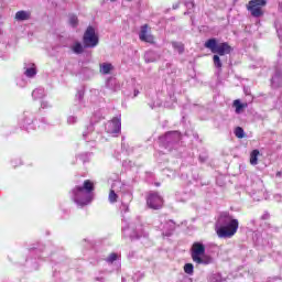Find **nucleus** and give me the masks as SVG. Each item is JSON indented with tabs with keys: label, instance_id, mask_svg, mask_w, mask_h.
Segmentation results:
<instances>
[{
	"label": "nucleus",
	"instance_id": "nucleus-11",
	"mask_svg": "<svg viewBox=\"0 0 282 282\" xmlns=\"http://www.w3.org/2000/svg\"><path fill=\"white\" fill-rule=\"evenodd\" d=\"M113 69V65L111 63H102L99 65V72L100 74H104V76H107V74H111Z\"/></svg>",
	"mask_w": 282,
	"mask_h": 282
},
{
	"label": "nucleus",
	"instance_id": "nucleus-23",
	"mask_svg": "<svg viewBox=\"0 0 282 282\" xmlns=\"http://www.w3.org/2000/svg\"><path fill=\"white\" fill-rule=\"evenodd\" d=\"M117 259H118V254L111 253V254L106 259V261H107L108 263H113V261H116Z\"/></svg>",
	"mask_w": 282,
	"mask_h": 282
},
{
	"label": "nucleus",
	"instance_id": "nucleus-27",
	"mask_svg": "<svg viewBox=\"0 0 282 282\" xmlns=\"http://www.w3.org/2000/svg\"><path fill=\"white\" fill-rule=\"evenodd\" d=\"M150 55H151V53L145 54V63H153V59H149Z\"/></svg>",
	"mask_w": 282,
	"mask_h": 282
},
{
	"label": "nucleus",
	"instance_id": "nucleus-9",
	"mask_svg": "<svg viewBox=\"0 0 282 282\" xmlns=\"http://www.w3.org/2000/svg\"><path fill=\"white\" fill-rule=\"evenodd\" d=\"M121 127L122 123L120 122V119L115 118L106 124V131L108 133H120Z\"/></svg>",
	"mask_w": 282,
	"mask_h": 282
},
{
	"label": "nucleus",
	"instance_id": "nucleus-14",
	"mask_svg": "<svg viewBox=\"0 0 282 282\" xmlns=\"http://www.w3.org/2000/svg\"><path fill=\"white\" fill-rule=\"evenodd\" d=\"M259 155L260 152L259 150H253L250 154V164H252V166H257L259 164Z\"/></svg>",
	"mask_w": 282,
	"mask_h": 282
},
{
	"label": "nucleus",
	"instance_id": "nucleus-17",
	"mask_svg": "<svg viewBox=\"0 0 282 282\" xmlns=\"http://www.w3.org/2000/svg\"><path fill=\"white\" fill-rule=\"evenodd\" d=\"M24 74L28 78H34V76H36V67H34V64H32V67L26 68Z\"/></svg>",
	"mask_w": 282,
	"mask_h": 282
},
{
	"label": "nucleus",
	"instance_id": "nucleus-29",
	"mask_svg": "<svg viewBox=\"0 0 282 282\" xmlns=\"http://www.w3.org/2000/svg\"><path fill=\"white\" fill-rule=\"evenodd\" d=\"M122 210H124V213H129V205H122Z\"/></svg>",
	"mask_w": 282,
	"mask_h": 282
},
{
	"label": "nucleus",
	"instance_id": "nucleus-31",
	"mask_svg": "<svg viewBox=\"0 0 282 282\" xmlns=\"http://www.w3.org/2000/svg\"><path fill=\"white\" fill-rule=\"evenodd\" d=\"M275 175L276 177H281V172H278Z\"/></svg>",
	"mask_w": 282,
	"mask_h": 282
},
{
	"label": "nucleus",
	"instance_id": "nucleus-32",
	"mask_svg": "<svg viewBox=\"0 0 282 282\" xmlns=\"http://www.w3.org/2000/svg\"><path fill=\"white\" fill-rule=\"evenodd\" d=\"M110 1H116V0H110Z\"/></svg>",
	"mask_w": 282,
	"mask_h": 282
},
{
	"label": "nucleus",
	"instance_id": "nucleus-28",
	"mask_svg": "<svg viewBox=\"0 0 282 282\" xmlns=\"http://www.w3.org/2000/svg\"><path fill=\"white\" fill-rule=\"evenodd\" d=\"M272 85H274L276 83V80H279V75H275L274 77H272Z\"/></svg>",
	"mask_w": 282,
	"mask_h": 282
},
{
	"label": "nucleus",
	"instance_id": "nucleus-7",
	"mask_svg": "<svg viewBox=\"0 0 282 282\" xmlns=\"http://www.w3.org/2000/svg\"><path fill=\"white\" fill-rule=\"evenodd\" d=\"M147 204L150 208L158 210L162 208L164 199H162L161 196L158 195V193H152L149 195Z\"/></svg>",
	"mask_w": 282,
	"mask_h": 282
},
{
	"label": "nucleus",
	"instance_id": "nucleus-19",
	"mask_svg": "<svg viewBox=\"0 0 282 282\" xmlns=\"http://www.w3.org/2000/svg\"><path fill=\"white\" fill-rule=\"evenodd\" d=\"M236 138L242 139L246 138V133L243 132V128L237 127L235 130Z\"/></svg>",
	"mask_w": 282,
	"mask_h": 282
},
{
	"label": "nucleus",
	"instance_id": "nucleus-12",
	"mask_svg": "<svg viewBox=\"0 0 282 282\" xmlns=\"http://www.w3.org/2000/svg\"><path fill=\"white\" fill-rule=\"evenodd\" d=\"M30 11H18L15 13V21H30Z\"/></svg>",
	"mask_w": 282,
	"mask_h": 282
},
{
	"label": "nucleus",
	"instance_id": "nucleus-13",
	"mask_svg": "<svg viewBox=\"0 0 282 282\" xmlns=\"http://www.w3.org/2000/svg\"><path fill=\"white\" fill-rule=\"evenodd\" d=\"M234 107L236 109V113H241V111H243L248 107V104H241V100L236 99L234 100Z\"/></svg>",
	"mask_w": 282,
	"mask_h": 282
},
{
	"label": "nucleus",
	"instance_id": "nucleus-16",
	"mask_svg": "<svg viewBox=\"0 0 282 282\" xmlns=\"http://www.w3.org/2000/svg\"><path fill=\"white\" fill-rule=\"evenodd\" d=\"M32 96L35 100H39V98H43V96H45V90L43 88H37L33 90Z\"/></svg>",
	"mask_w": 282,
	"mask_h": 282
},
{
	"label": "nucleus",
	"instance_id": "nucleus-3",
	"mask_svg": "<svg viewBox=\"0 0 282 282\" xmlns=\"http://www.w3.org/2000/svg\"><path fill=\"white\" fill-rule=\"evenodd\" d=\"M192 252V259L194 263L208 265L209 263H213V258L210 256L206 254V246L202 242H194L191 249Z\"/></svg>",
	"mask_w": 282,
	"mask_h": 282
},
{
	"label": "nucleus",
	"instance_id": "nucleus-33",
	"mask_svg": "<svg viewBox=\"0 0 282 282\" xmlns=\"http://www.w3.org/2000/svg\"><path fill=\"white\" fill-rule=\"evenodd\" d=\"M128 1H131V0H128Z\"/></svg>",
	"mask_w": 282,
	"mask_h": 282
},
{
	"label": "nucleus",
	"instance_id": "nucleus-4",
	"mask_svg": "<svg viewBox=\"0 0 282 282\" xmlns=\"http://www.w3.org/2000/svg\"><path fill=\"white\" fill-rule=\"evenodd\" d=\"M205 47L210 50L213 54H218L219 56H226L232 52V47L228 43L217 44L216 39H209L205 42Z\"/></svg>",
	"mask_w": 282,
	"mask_h": 282
},
{
	"label": "nucleus",
	"instance_id": "nucleus-18",
	"mask_svg": "<svg viewBox=\"0 0 282 282\" xmlns=\"http://www.w3.org/2000/svg\"><path fill=\"white\" fill-rule=\"evenodd\" d=\"M172 45H173L174 50H176V52H178V54L184 53V44H182L180 42H173Z\"/></svg>",
	"mask_w": 282,
	"mask_h": 282
},
{
	"label": "nucleus",
	"instance_id": "nucleus-6",
	"mask_svg": "<svg viewBox=\"0 0 282 282\" xmlns=\"http://www.w3.org/2000/svg\"><path fill=\"white\" fill-rule=\"evenodd\" d=\"M83 43L85 47H97L98 43H100V37L98 33H96V29L94 26H88L83 36Z\"/></svg>",
	"mask_w": 282,
	"mask_h": 282
},
{
	"label": "nucleus",
	"instance_id": "nucleus-22",
	"mask_svg": "<svg viewBox=\"0 0 282 282\" xmlns=\"http://www.w3.org/2000/svg\"><path fill=\"white\" fill-rule=\"evenodd\" d=\"M213 61H214L215 67H218V69H220V67H221V59L219 58V55H214Z\"/></svg>",
	"mask_w": 282,
	"mask_h": 282
},
{
	"label": "nucleus",
	"instance_id": "nucleus-5",
	"mask_svg": "<svg viewBox=\"0 0 282 282\" xmlns=\"http://www.w3.org/2000/svg\"><path fill=\"white\" fill-rule=\"evenodd\" d=\"M268 6V0H250L247 4V10L250 12L251 17L254 19H260L263 17V8Z\"/></svg>",
	"mask_w": 282,
	"mask_h": 282
},
{
	"label": "nucleus",
	"instance_id": "nucleus-20",
	"mask_svg": "<svg viewBox=\"0 0 282 282\" xmlns=\"http://www.w3.org/2000/svg\"><path fill=\"white\" fill-rule=\"evenodd\" d=\"M116 202H118V194H116V192L111 189L109 193V203L116 204Z\"/></svg>",
	"mask_w": 282,
	"mask_h": 282
},
{
	"label": "nucleus",
	"instance_id": "nucleus-25",
	"mask_svg": "<svg viewBox=\"0 0 282 282\" xmlns=\"http://www.w3.org/2000/svg\"><path fill=\"white\" fill-rule=\"evenodd\" d=\"M78 25V17H72V28H76Z\"/></svg>",
	"mask_w": 282,
	"mask_h": 282
},
{
	"label": "nucleus",
	"instance_id": "nucleus-26",
	"mask_svg": "<svg viewBox=\"0 0 282 282\" xmlns=\"http://www.w3.org/2000/svg\"><path fill=\"white\" fill-rule=\"evenodd\" d=\"M166 226H169L170 230H175V223L173 220H170Z\"/></svg>",
	"mask_w": 282,
	"mask_h": 282
},
{
	"label": "nucleus",
	"instance_id": "nucleus-2",
	"mask_svg": "<svg viewBox=\"0 0 282 282\" xmlns=\"http://www.w3.org/2000/svg\"><path fill=\"white\" fill-rule=\"evenodd\" d=\"M94 183L91 181H85L84 186L75 188V202L78 206H87V204H91L94 199Z\"/></svg>",
	"mask_w": 282,
	"mask_h": 282
},
{
	"label": "nucleus",
	"instance_id": "nucleus-24",
	"mask_svg": "<svg viewBox=\"0 0 282 282\" xmlns=\"http://www.w3.org/2000/svg\"><path fill=\"white\" fill-rule=\"evenodd\" d=\"M75 98L79 101L83 100V98H85V91L84 90H78Z\"/></svg>",
	"mask_w": 282,
	"mask_h": 282
},
{
	"label": "nucleus",
	"instance_id": "nucleus-15",
	"mask_svg": "<svg viewBox=\"0 0 282 282\" xmlns=\"http://www.w3.org/2000/svg\"><path fill=\"white\" fill-rule=\"evenodd\" d=\"M85 45H83V43L80 42H76L74 45H73V52L74 54H83L85 52Z\"/></svg>",
	"mask_w": 282,
	"mask_h": 282
},
{
	"label": "nucleus",
	"instance_id": "nucleus-8",
	"mask_svg": "<svg viewBox=\"0 0 282 282\" xmlns=\"http://www.w3.org/2000/svg\"><path fill=\"white\" fill-rule=\"evenodd\" d=\"M140 41H143V43H155V39L153 35L149 32V25L141 26V31L139 33Z\"/></svg>",
	"mask_w": 282,
	"mask_h": 282
},
{
	"label": "nucleus",
	"instance_id": "nucleus-30",
	"mask_svg": "<svg viewBox=\"0 0 282 282\" xmlns=\"http://www.w3.org/2000/svg\"><path fill=\"white\" fill-rule=\"evenodd\" d=\"M41 107L42 109H45L47 107V101H42Z\"/></svg>",
	"mask_w": 282,
	"mask_h": 282
},
{
	"label": "nucleus",
	"instance_id": "nucleus-1",
	"mask_svg": "<svg viewBox=\"0 0 282 282\" xmlns=\"http://www.w3.org/2000/svg\"><path fill=\"white\" fill-rule=\"evenodd\" d=\"M239 230V220L234 219L230 215L224 213L219 216L216 224V234L220 239H230Z\"/></svg>",
	"mask_w": 282,
	"mask_h": 282
},
{
	"label": "nucleus",
	"instance_id": "nucleus-10",
	"mask_svg": "<svg viewBox=\"0 0 282 282\" xmlns=\"http://www.w3.org/2000/svg\"><path fill=\"white\" fill-rule=\"evenodd\" d=\"M123 235L124 237H130L131 239H138L142 236V230H140V228H138L137 230L127 228L123 229Z\"/></svg>",
	"mask_w": 282,
	"mask_h": 282
},
{
	"label": "nucleus",
	"instance_id": "nucleus-21",
	"mask_svg": "<svg viewBox=\"0 0 282 282\" xmlns=\"http://www.w3.org/2000/svg\"><path fill=\"white\" fill-rule=\"evenodd\" d=\"M184 272H185L186 274H193V272H194L193 263H186V264L184 265Z\"/></svg>",
	"mask_w": 282,
	"mask_h": 282
}]
</instances>
